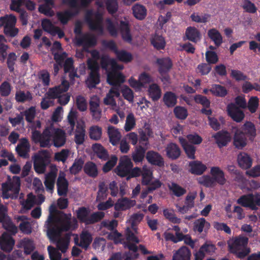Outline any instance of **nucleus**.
<instances>
[{
  "label": "nucleus",
  "mask_w": 260,
  "mask_h": 260,
  "mask_svg": "<svg viewBox=\"0 0 260 260\" xmlns=\"http://www.w3.org/2000/svg\"><path fill=\"white\" fill-rule=\"evenodd\" d=\"M31 140L35 144H39L42 148H49L52 145L58 148L64 145L66 135L63 130L55 128L52 124L46 126L41 133L37 129L31 132Z\"/></svg>",
  "instance_id": "obj_1"
},
{
  "label": "nucleus",
  "mask_w": 260,
  "mask_h": 260,
  "mask_svg": "<svg viewBox=\"0 0 260 260\" xmlns=\"http://www.w3.org/2000/svg\"><path fill=\"white\" fill-rule=\"evenodd\" d=\"M248 238L242 235L233 237L227 241L228 250L240 259L244 258L250 252V249L247 247Z\"/></svg>",
  "instance_id": "obj_2"
},
{
  "label": "nucleus",
  "mask_w": 260,
  "mask_h": 260,
  "mask_svg": "<svg viewBox=\"0 0 260 260\" xmlns=\"http://www.w3.org/2000/svg\"><path fill=\"white\" fill-rule=\"evenodd\" d=\"M69 88V82L63 80L60 85L50 88L45 95L48 99H57V102L60 105L65 106L69 102L71 95L69 93L62 95L61 94L67 92Z\"/></svg>",
  "instance_id": "obj_3"
},
{
  "label": "nucleus",
  "mask_w": 260,
  "mask_h": 260,
  "mask_svg": "<svg viewBox=\"0 0 260 260\" xmlns=\"http://www.w3.org/2000/svg\"><path fill=\"white\" fill-rule=\"evenodd\" d=\"M90 210L85 207L78 208L76 211L77 217L79 220L86 224H91L101 220L105 216L102 212H96L90 215Z\"/></svg>",
  "instance_id": "obj_4"
},
{
  "label": "nucleus",
  "mask_w": 260,
  "mask_h": 260,
  "mask_svg": "<svg viewBox=\"0 0 260 260\" xmlns=\"http://www.w3.org/2000/svg\"><path fill=\"white\" fill-rule=\"evenodd\" d=\"M16 18L13 15H6L0 17V27L4 26V32L7 36L11 38L17 35L19 30L15 27Z\"/></svg>",
  "instance_id": "obj_5"
},
{
  "label": "nucleus",
  "mask_w": 260,
  "mask_h": 260,
  "mask_svg": "<svg viewBox=\"0 0 260 260\" xmlns=\"http://www.w3.org/2000/svg\"><path fill=\"white\" fill-rule=\"evenodd\" d=\"M102 45L106 48L109 49L114 53L116 58L120 61L124 63H128L132 61L133 56L131 53L124 50H118L115 42L113 40L102 42Z\"/></svg>",
  "instance_id": "obj_6"
},
{
  "label": "nucleus",
  "mask_w": 260,
  "mask_h": 260,
  "mask_svg": "<svg viewBox=\"0 0 260 260\" xmlns=\"http://www.w3.org/2000/svg\"><path fill=\"white\" fill-rule=\"evenodd\" d=\"M238 204L252 210H257L260 206V193H248L241 196L237 201Z\"/></svg>",
  "instance_id": "obj_7"
},
{
  "label": "nucleus",
  "mask_w": 260,
  "mask_h": 260,
  "mask_svg": "<svg viewBox=\"0 0 260 260\" xmlns=\"http://www.w3.org/2000/svg\"><path fill=\"white\" fill-rule=\"evenodd\" d=\"M133 167V164L131 159L127 156H124L119 160L118 165L115 169V172L118 176L126 178Z\"/></svg>",
  "instance_id": "obj_8"
},
{
  "label": "nucleus",
  "mask_w": 260,
  "mask_h": 260,
  "mask_svg": "<svg viewBox=\"0 0 260 260\" xmlns=\"http://www.w3.org/2000/svg\"><path fill=\"white\" fill-rule=\"evenodd\" d=\"M76 40L77 45L83 46L85 49L94 47L97 43L96 37L93 35L87 33L82 35L81 37H76Z\"/></svg>",
  "instance_id": "obj_9"
},
{
  "label": "nucleus",
  "mask_w": 260,
  "mask_h": 260,
  "mask_svg": "<svg viewBox=\"0 0 260 260\" xmlns=\"http://www.w3.org/2000/svg\"><path fill=\"white\" fill-rule=\"evenodd\" d=\"M227 112L228 115L237 122H241L245 117L243 110L234 103H230L228 105Z\"/></svg>",
  "instance_id": "obj_10"
},
{
  "label": "nucleus",
  "mask_w": 260,
  "mask_h": 260,
  "mask_svg": "<svg viewBox=\"0 0 260 260\" xmlns=\"http://www.w3.org/2000/svg\"><path fill=\"white\" fill-rule=\"evenodd\" d=\"M100 99L95 96L92 98L89 101V111L93 119L99 121L102 117V109L100 107Z\"/></svg>",
  "instance_id": "obj_11"
},
{
  "label": "nucleus",
  "mask_w": 260,
  "mask_h": 260,
  "mask_svg": "<svg viewBox=\"0 0 260 260\" xmlns=\"http://www.w3.org/2000/svg\"><path fill=\"white\" fill-rule=\"evenodd\" d=\"M219 148L226 146L231 140V136L227 131L221 130L212 136Z\"/></svg>",
  "instance_id": "obj_12"
},
{
  "label": "nucleus",
  "mask_w": 260,
  "mask_h": 260,
  "mask_svg": "<svg viewBox=\"0 0 260 260\" xmlns=\"http://www.w3.org/2000/svg\"><path fill=\"white\" fill-rule=\"evenodd\" d=\"M240 132L243 134L249 141L252 142L256 135V130L254 124L251 121H246L239 128Z\"/></svg>",
  "instance_id": "obj_13"
},
{
  "label": "nucleus",
  "mask_w": 260,
  "mask_h": 260,
  "mask_svg": "<svg viewBox=\"0 0 260 260\" xmlns=\"http://www.w3.org/2000/svg\"><path fill=\"white\" fill-rule=\"evenodd\" d=\"M14 244L15 240L7 232H4L0 237V248L2 250L9 252L13 249Z\"/></svg>",
  "instance_id": "obj_14"
},
{
  "label": "nucleus",
  "mask_w": 260,
  "mask_h": 260,
  "mask_svg": "<svg viewBox=\"0 0 260 260\" xmlns=\"http://www.w3.org/2000/svg\"><path fill=\"white\" fill-rule=\"evenodd\" d=\"M57 193L59 196H66L68 191L69 182L66 178V174L60 172L56 182Z\"/></svg>",
  "instance_id": "obj_15"
},
{
  "label": "nucleus",
  "mask_w": 260,
  "mask_h": 260,
  "mask_svg": "<svg viewBox=\"0 0 260 260\" xmlns=\"http://www.w3.org/2000/svg\"><path fill=\"white\" fill-rule=\"evenodd\" d=\"M147 161L152 165L162 167L165 165V162L162 156L157 152L149 150L146 154Z\"/></svg>",
  "instance_id": "obj_16"
},
{
  "label": "nucleus",
  "mask_w": 260,
  "mask_h": 260,
  "mask_svg": "<svg viewBox=\"0 0 260 260\" xmlns=\"http://www.w3.org/2000/svg\"><path fill=\"white\" fill-rule=\"evenodd\" d=\"M156 63L158 66V71L162 76L168 74L173 66L172 61L168 57L157 58Z\"/></svg>",
  "instance_id": "obj_17"
},
{
  "label": "nucleus",
  "mask_w": 260,
  "mask_h": 260,
  "mask_svg": "<svg viewBox=\"0 0 260 260\" xmlns=\"http://www.w3.org/2000/svg\"><path fill=\"white\" fill-rule=\"evenodd\" d=\"M63 216L61 220V226L60 229L61 231L67 232L70 229H75L77 227V221L74 218L71 220V214L62 213Z\"/></svg>",
  "instance_id": "obj_18"
},
{
  "label": "nucleus",
  "mask_w": 260,
  "mask_h": 260,
  "mask_svg": "<svg viewBox=\"0 0 260 260\" xmlns=\"http://www.w3.org/2000/svg\"><path fill=\"white\" fill-rule=\"evenodd\" d=\"M86 20L91 30L97 31L101 35L103 34L104 28L102 25L103 18L101 15H96L94 20L90 17H87Z\"/></svg>",
  "instance_id": "obj_19"
},
{
  "label": "nucleus",
  "mask_w": 260,
  "mask_h": 260,
  "mask_svg": "<svg viewBox=\"0 0 260 260\" xmlns=\"http://www.w3.org/2000/svg\"><path fill=\"white\" fill-rule=\"evenodd\" d=\"M247 138L237 128L233 137V145L238 149H242L247 145Z\"/></svg>",
  "instance_id": "obj_20"
},
{
  "label": "nucleus",
  "mask_w": 260,
  "mask_h": 260,
  "mask_svg": "<svg viewBox=\"0 0 260 260\" xmlns=\"http://www.w3.org/2000/svg\"><path fill=\"white\" fill-rule=\"evenodd\" d=\"M210 174L215 182L223 185L226 182V179L223 171L218 167H213L211 168Z\"/></svg>",
  "instance_id": "obj_21"
},
{
  "label": "nucleus",
  "mask_w": 260,
  "mask_h": 260,
  "mask_svg": "<svg viewBox=\"0 0 260 260\" xmlns=\"http://www.w3.org/2000/svg\"><path fill=\"white\" fill-rule=\"evenodd\" d=\"M48 162V158L40 155L36 156L34 161V167L35 171L39 174L44 173Z\"/></svg>",
  "instance_id": "obj_22"
},
{
  "label": "nucleus",
  "mask_w": 260,
  "mask_h": 260,
  "mask_svg": "<svg viewBox=\"0 0 260 260\" xmlns=\"http://www.w3.org/2000/svg\"><path fill=\"white\" fill-rule=\"evenodd\" d=\"M191 254L190 249L183 246L174 253L172 260H190Z\"/></svg>",
  "instance_id": "obj_23"
},
{
  "label": "nucleus",
  "mask_w": 260,
  "mask_h": 260,
  "mask_svg": "<svg viewBox=\"0 0 260 260\" xmlns=\"http://www.w3.org/2000/svg\"><path fill=\"white\" fill-rule=\"evenodd\" d=\"M189 172L192 174L201 175L206 170L207 167L201 161L194 160L189 163Z\"/></svg>",
  "instance_id": "obj_24"
},
{
  "label": "nucleus",
  "mask_w": 260,
  "mask_h": 260,
  "mask_svg": "<svg viewBox=\"0 0 260 260\" xmlns=\"http://www.w3.org/2000/svg\"><path fill=\"white\" fill-rule=\"evenodd\" d=\"M92 149L96 156L102 160L106 161L109 158V153L101 144L95 143L92 145Z\"/></svg>",
  "instance_id": "obj_25"
},
{
  "label": "nucleus",
  "mask_w": 260,
  "mask_h": 260,
  "mask_svg": "<svg viewBox=\"0 0 260 260\" xmlns=\"http://www.w3.org/2000/svg\"><path fill=\"white\" fill-rule=\"evenodd\" d=\"M29 148L30 145L28 140L26 138H23L16 146V151L20 156L26 158L28 156Z\"/></svg>",
  "instance_id": "obj_26"
},
{
  "label": "nucleus",
  "mask_w": 260,
  "mask_h": 260,
  "mask_svg": "<svg viewBox=\"0 0 260 260\" xmlns=\"http://www.w3.org/2000/svg\"><path fill=\"white\" fill-rule=\"evenodd\" d=\"M79 9H75L76 11L73 13L70 10H65L62 12H58L56 13V16L58 20L61 24L65 25L67 24L68 21L75 15L79 13Z\"/></svg>",
  "instance_id": "obj_27"
},
{
  "label": "nucleus",
  "mask_w": 260,
  "mask_h": 260,
  "mask_svg": "<svg viewBox=\"0 0 260 260\" xmlns=\"http://www.w3.org/2000/svg\"><path fill=\"white\" fill-rule=\"evenodd\" d=\"M167 155L173 160L177 159L181 154V150L179 146L173 143L168 144L166 147Z\"/></svg>",
  "instance_id": "obj_28"
},
{
  "label": "nucleus",
  "mask_w": 260,
  "mask_h": 260,
  "mask_svg": "<svg viewBox=\"0 0 260 260\" xmlns=\"http://www.w3.org/2000/svg\"><path fill=\"white\" fill-rule=\"evenodd\" d=\"M109 141L113 146H116L120 142L121 135L117 128L109 126L108 128Z\"/></svg>",
  "instance_id": "obj_29"
},
{
  "label": "nucleus",
  "mask_w": 260,
  "mask_h": 260,
  "mask_svg": "<svg viewBox=\"0 0 260 260\" xmlns=\"http://www.w3.org/2000/svg\"><path fill=\"white\" fill-rule=\"evenodd\" d=\"M124 81V77L118 72H110L107 75V82L111 85H116Z\"/></svg>",
  "instance_id": "obj_30"
},
{
  "label": "nucleus",
  "mask_w": 260,
  "mask_h": 260,
  "mask_svg": "<svg viewBox=\"0 0 260 260\" xmlns=\"http://www.w3.org/2000/svg\"><path fill=\"white\" fill-rule=\"evenodd\" d=\"M187 39L193 43H197L201 39L200 31L195 27H188L185 31Z\"/></svg>",
  "instance_id": "obj_31"
},
{
  "label": "nucleus",
  "mask_w": 260,
  "mask_h": 260,
  "mask_svg": "<svg viewBox=\"0 0 260 260\" xmlns=\"http://www.w3.org/2000/svg\"><path fill=\"white\" fill-rule=\"evenodd\" d=\"M147 148L139 145L136 147L134 151L132 154L133 160L136 163L142 162L145 156Z\"/></svg>",
  "instance_id": "obj_32"
},
{
  "label": "nucleus",
  "mask_w": 260,
  "mask_h": 260,
  "mask_svg": "<svg viewBox=\"0 0 260 260\" xmlns=\"http://www.w3.org/2000/svg\"><path fill=\"white\" fill-rule=\"evenodd\" d=\"M133 14L138 20H144L147 15V9L144 6L136 4L132 7Z\"/></svg>",
  "instance_id": "obj_33"
},
{
  "label": "nucleus",
  "mask_w": 260,
  "mask_h": 260,
  "mask_svg": "<svg viewBox=\"0 0 260 260\" xmlns=\"http://www.w3.org/2000/svg\"><path fill=\"white\" fill-rule=\"evenodd\" d=\"M238 162L241 168L248 169L251 167L252 160L247 153L241 152L238 156Z\"/></svg>",
  "instance_id": "obj_34"
},
{
  "label": "nucleus",
  "mask_w": 260,
  "mask_h": 260,
  "mask_svg": "<svg viewBox=\"0 0 260 260\" xmlns=\"http://www.w3.org/2000/svg\"><path fill=\"white\" fill-rule=\"evenodd\" d=\"M134 205L135 201L125 198L118 200L114 205V209L116 211L126 210L133 207Z\"/></svg>",
  "instance_id": "obj_35"
},
{
  "label": "nucleus",
  "mask_w": 260,
  "mask_h": 260,
  "mask_svg": "<svg viewBox=\"0 0 260 260\" xmlns=\"http://www.w3.org/2000/svg\"><path fill=\"white\" fill-rule=\"evenodd\" d=\"M92 241V238L91 234L87 231L84 232L81 234L80 243H78V238L75 239L76 245L85 249L87 248Z\"/></svg>",
  "instance_id": "obj_36"
},
{
  "label": "nucleus",
  "mask_w": 260,
  "mask_h": 260,
  "mask_svg": "<svg viewBox=\"0 0 260 260\" xmlns=\"http://www.w3.org/2000/svg\"><path fill=\"white\" fill-rule=\"evenodd\" d=\"M47 235L50 240L53 242H56L60 236L61 229L58 225H53V226L47 227Z\"/></svg>",
  "instance_id": "obj_37"
},
{
  "label": "nucleus",
  "mask_w": 260,
  "mask_h": 260,
  "mask_svg": "<svg viewBox=\"0 0 260 260\" xmlns=\"http://www.w3.org/2000/svg\"><path fill=\"white\" fill-rule=\"evenodd\" d=\"M209 38L214 43L217 47H219L223 43V39L219 31L215 28H212L208 31Z\"/></svg>",
  "instance_id": "obj_38"
},
{
  "label": "nucleus",
  "mask_w": 260,
  "mask_h": 260,
  "mask_svg": "<svg viewBox=\"0 0 260 260\" xmlns=\"http://www.w3.org/2000/svg\"><path fill=\"white\" fill-rule=\"evenodd\" d=\"M84 172L88 176L95 178L98 175V170L96 165L92 161H87L83 168Z\"/></svg>",
  "instance_id": "obj_39"
},
{
  "label": "nucleus",
  "mask_w": 260,
  "mask_h": 260,
  "mask_svg": "<svg viewBox=\"0 0 260 260\" xmlns=\"http://www.w3.org/2000/svg\"><path fill=\"white\" fill-rule=\"evenodd\" d=\"M163 102L167 107H173L177 102V97L175 93L172 91L166 92L163 96Z\"/></svg>",
  "instance_id": "obj_40"
},
{
  "label": "nucleus",
  "mask_w": 260,
  "mask_h": 260,
  "mask_svg": "<svg viewBox=\"0 0 260 260\" xmlns=\"http://www.w3.org/2000/svg\"><path fill=\"white\" fill-rule=\"evenodd\" d=\"M151 45L157 50L164 49L166 46V41L161 36L155 35L150 40Z\"/></svg>",
  "instance_id": "obj_41"
},
{
  "label": "nucleus",
  "mask_w": 260,
  "mask_h": 260,
  "mask_svg": "<svg viewBox=\"0 0 260 260\" xmlns=\"http://www.w3.org/2000/svg\"><path fill=\"white\" fill-rule=\"evenodd\" d=\"M149 95L153 102L158 101L161 95V91L159 86L156 83H153L148 88Z\"/></svg>",
  "instance_id": "obj_42"
},
{
  "label": "nucleus",
  "mask_w": 260,
  "mask_h": 260,
  "mask_svg": "<svg viewBox=\"0 0 260 260\" xmlns=\"http://www.w3.org/2000/svg\"><path fill=\"white\" fill-rule=\"evenodd\" d=\"M100 82V73H89L86 80V84L89 88H95Z\"/></svg>",
  "instance_id": "obj_43"
},
{
  "label": "nucleus",
  "mask_w": 260,
  "mask_h": 260,
  "mask_svg": "<svg viewBox=\"0 0 260 260\" xmlns=\"http://www.w3.org/2000/svg\"><path fill=\"white\" fill-rule=\"evenodd\" d=\"M210 91L213 95L218 97H225L228 94L225 87L219 84H213Z\"/></svg>",
  "instance_id": "obj_44"
},
{
  "label": "nucleus",
  "mask_w": 260,
  "mask_h": 260,
  "mask_svg": "<svg viewBox=\"0 0 260 260\" xmlns=\"http://www.w3.org/2000/svg\"><path fill=\"white\" fill-rule=\"evenodd\" d=\"M210 17L211 15L209 14H200L199 12H193L191 14L190 18L193 22L205 23L209 21Z\"/></svg>",
  "instance_id": "obj_45"
},
{
  "label": "nucleus",
  "mask_w": 260,
  "mask_h": 260,
  "mask_svg": "<svg viewBox=\"0 0 260 260\" xmlns=\"http://www.w3.org/2000/svg\"><path fill=\"white\" fill-rule=\"evenodd\" d=\"M163 215L167 219L173 223L179 224L181 222V219L176 216L173 209H165L163 210Z\"/></svg>",
  "instance_id": "obj_46"
},
{
  "label": "nucleus",
  "mask_w": 260,
  "mask_h": 260,
  "mask_svg": "<svg viewBox=\"0 0 260 260\" xmlns=\"http://www.w3.org/2000/svg\"><path fill=\"white\" fill-rule=\"evenodd\" d=\"M185 235L182 232H179L175 233V236L171 233H165L164 236L166 241H170L174 243H177L180 241H183Z\"/></svg>",
  "instance_id": "obj_47"
},
{
  "label": "nucleus",
  "mask_w": 260,
  "mask_h": 260,
  "mask_svg": "<svg viewBox=\"0 0 260 260\" xmlns=\"http://www.w3.org/2000/svg\"><path fill=\"white\" fill-rule=\"evenodd\" d=\"M102 135V128L98 125L91 126L89 129V136L91 140L98 141L101 139Z\"/></svg>",
  "instance_id": "obj_48"
},
{
  "label": "nucleus",
  "mask_w": 260,
  "mask_h": 260,
  "mask_svg": "<svg viewBox=\"0 0 260 260\" xmlns=\"http://www.w3.org/2000/svg\"><path fill=\"white\" fill-rule=\"evenodd\" d=\"M142 184L143 185H148L150 184L153 178V174L151 170L147 168L146 167L142 168Z\"/></svg>",
  "instance_id": "obj_49"
},
{
  "label": "nucleus",
  "mask_w": 260,
  "mask_h": 260,
  "mask_svg": "<svg viewBox=\"0 0 260 260\" xmlns=\"http://www.w3.org/2000/svg\"><path fill=\"white\" fill-rule=\"evenodd\" d=\"M32 99V96L30 91H27L25 93L24 91L19 90L15 93V100L19 103H24L25 101H30Z\"/></svg>",
  "instance_id": "obj_50"
},
{
  "label": "nucleus",
  "mask_w": 260,
  "mask_h": 260,
  "mask_svg": "<svg viewBox=\"0 0 260 260\" xmlns=\"http://www.w3.org/2000/svg\"><path fill=\"white\" fill-rule=\"evenodd\" d=\"M210 226V223L204 218H200L194 222L193 230L201 233L205 227L209 229Z\"/></svg>",
  "instance_id": "obj_51"
},
{
  "label": "nucleus",
  "mask_w": 260,
  "mask_h": 260,
  "mask_svg": "<svg viewBox=\"0 0 260 260\" xmlns=\"http://www.w3.org/2000/svg\"><path fill=\"white\" fill-rule=\"evenodd\" d=\"M85 129L83 126H77L75 131V142L77 145L82 144L85 141Z\"/></svg>",
  "instance_id": "obj_52"
},
{
  "label": "nucleus",
  "mask_w": 260,
  "mask_h": 260,
  "mask_svg": "<svg viewBox=\"0 0 260 260\" xmlns=\"http://www.w3.org/2000/svg\"><path fill=\"white\" fill-rule=\"evenodd\" d=\"M199 184L203 185L206 187H212L216 184L212 176L209 175H204L198 179Z\"/></svg>",
  "instance_id": "obj_53"
},
{
  "label": "nucleus",
  "mask_w": 260,
  "mask_h": 260,
  "mask_svg": "<svg viewBox=\"0 0 260 260\" xmlns=\"http://www.w3.org/2000/svg\"><path fill=\"white\" fill-rule=\"evenodd\" d=\"M169 188L177 197H180L186 192L184 188L175 182L171 183V185H169Z\"/></svg>",
  "instance_id": "obj_54"
},
{
  "label": "nucleus",
  "mask_w": 260,
  "mask_h": 260,
  "mask_svg": "<svg viewBox=\"0 0 260 260\" xmlns=\"http://www.w3.org/2000/svg\"><path fill=\"white\" fill-rule=\"evenodd\" d=\"M108 188L104 182H101L99 184V190L97 193V200H103L108 195Z\"/></svg>",
  "instance_id": "obj_55"
},
{
  "label": "nucleus",
  "mask_w": 260,
  "mask_h": 260,
  "mask_svg": "<svg viewBox=\"0 0 260 260\" xmlns=\"http://www.w3.org/2000/svg\"><path fill=\"white\" fill-rule=\"evenodd\" d=\"M182 147L187 157L191 159L196 158L195 153L196 151V147L192 144L185 142L182 144Z\"/></svg>",
  "instance_id": "obj_56"
},
{
  "label": "nucleus",
  "mask_w": 260,
  "mask_h": 260,
  "mask_svg": "<svg viewBox=\"0 0 260 260\" xmlns=\"http://www.w3.org/2000/svg\"><path fill=\"white\" fill-rule=\"evenodd\" d=\"M117 160L118 158L116 155H112L110 159L104 165L102 169L104 173H107L111 171L117 164Z\"/></svg>",
  "instance_id": "obj_57"
},
{
  "label": "nucleus",
  "mask_w": 260,
  "mask_h": 260,
  "mask_svg": "<svg viewBox=\"0 0 260 260\" xmlns=\"http://www.w3.org/2000/svg\"><path fill=\"white\" fill-rule=\"evenodd\" d=\"M174 113L177 118L181 120L186 119L188 116L187 109L181 106H176L174 109Z\"/></svg>",
  "instance_id": "obj_58"
},
{
  "label": "nucleus",
  "mask_w": 260,
  "mask_h": 260,
  "mask_svg": "<svg viewBox=\"0 0 260 260\" xmlns=\"http://www.w3.org/2000/svg\"><path fill=\"white\" fill-rule=\"evenodd\" d=\"M84 164V161L81 159H76L70 168V171L72 174L76 175L82 170Z\"/></svg>",
  "instance_id": "obj_59"
},
{
  "label": "nucleus",
  "mask_w": 260,
  "mask_h": 260,
  "mask_svg": "<svg viewBox=\"0 0 260 260\" xmlns=\"http://www.w3.org/2000/svg\"><path fill=\"white\" fill-rule=\"evenodd\" d=\"M12 90V86L7 81L3 82L0 85V95L6 97L10 95Z\"/></svg>",
  "instance_id": "obj_60"
},
{
  "label": "nucleus",
  "mask_w": 260,
  "mask_h": 260,
  "mask_svg": "<svg viewBox=\"0 0 260 260\" xmlns=\"http://www.w3.org/2000/svg\"><path fill=\"white\" fill-rule=\"evenodd\" d=\"M194 100L197 104H201L205 108H209L210 107V101L205 96L196 94L194 96Z\"/></svg>",
  "instance_id": "obj_61"
},
{
  "label": "nucleus",
  "mask_w": 260,
  "mask_h": 260,
  "mask_svg": "<svg viewBox=\"0 0 260 260\" xmlns=\"http://www.w3.org/2000/svg\"><path fill=\"white\" fill-rule=\"evenodd\" d=\"M76 104L79 111L83 112L87 110V102L83 96L80 95L76 97Z\"/></svg>",
  "instance_id": "obj_62"
},
{
  "label": "nucleus",
  "mask_w": 260,
  "mask_h": 260,
  "mask_svg": "<svg viewBox=\"0 0 260 260\" xmlns=\"http://www.w3.org/2000/svg\"><path fill=\"white\" fill-rule=\"evenodd\" d=\"M136 125L135 118L133 113H129L126 119L124 129L126 132H129L131 131Z\"/></svg>",
  "instance_id": "obj_63"
},
{
  "label": "nucleus",
  "mask_w": 260,
  "mask_h": 260,
  "mask_svg": "<svg viewBox=\"0 0 260 260\" xmlns=\"http://www.w3.org/2000/svg\"><path fill=\"white\" fill-rule=\"evenodd\" d=\"M47 249L51 260H60L61 255L57 249L51 245L48 246Z\"/></svg>",
  "instance_id": "obj_64"
}]
</instances>
